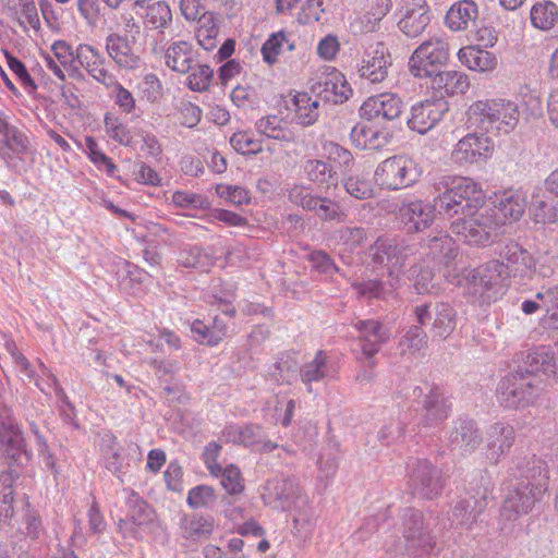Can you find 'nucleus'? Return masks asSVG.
I'll use <instances>...</instances> for the list:
<instances>
[{
    "mask_svg": "<svg viewBox=\"0 0 558 558\" xmlns=\"http://www.w3.org/2000/svg\"><path fill=\"white\" fill-rule=\"evenodd\" d=\"M186 502L193 509L213 508L216 502L215 490L207 485L193 487L187 494Z\"/></svg>",
    "mask_w": 558,
    "mask_h": 558,
    "instance_id": "obj_59",
    "label": "nucleus"
},
{
    "mask_svg": "<svg viewBox=\"0 0 558 558\" xmlns=\"http://www.w3.org/2000/svg\"><path fill=\"white\" fill-rule=\"evenodd\" d=\"M400 520L399 530L404 539L407 554L413 557L428 555L436 546V538L425 523L423 512L414 508H405Z\"/></svg>",
    "mask_w": 558,
    "mask_h": 558,
    "instance_id": "obj_7",
    "label": "nucleus"
},
{
    "mask_svg": "<svg viewBox=\"0 0 558 558\" xmlns=\"http://www.w3.org/2000/svg\"><path fill=\"white\" fill-rule=\"evenodd\" d=\"M7 10L24 29H26V25L23 17L33 28H39L40 20L33 0H10Z\"/></svg>",
    "mask_w": 558,
    "mask_h": 558,
    "instance_id": "obj_50",
    "label": "nucleus"
},
{
    "mask_svg": "<svg viewBox=\"0 0 558 558\" xmlns=\"http://www.w3.org/2000/svg\"><path fill=\"white\" fill-rule=\"evenodd\" d=\"M343 186L347 193L356 199H367L374 196L372 183L360 177H349L344 179Z\"/></svg>",
    "mask_w": 558,
    "mask_h": 558,
    "instance_id": "obj_64",
    "label": "nucleus"
},
{
    "mask_svg": "<svg viewBox=\"0 0 558 558\" xmlns=\"http://www.w3.org/2000/svg\"><path fill=\"white\" fill-rule=\"evenodd\" d=\"M428 80L430 87L440 93L442 97L464 94L470 86L468 75L460 71H444L441 69Z\"/></svg>",
    "mask_w": 558,
    "mask_h": 558,
    "instance_id": "obj_30",
    "label": "nucleus"
},
{
    "mask_svg": "<svg viewBox=\"0 0 558 558\" xmlns=\"http://www.w3.org/2000/svg\"><path fill=\"white\" fill-rule=\"evenodd\" d=\"M26 442L24 433L11 409L3 407L0 409V448L10 447Z\"/></svg>",
    "mask_w": 558,
    "mask_h": 558,
    "instance_id": "obj_43",
    "label": "nucleus"
},
{
    "mask_svg": "<svg viewBox=\"0 0 558 558\" xmlns=\"http://www.w3.org/2000/svg\"><path fill=\"white\" fill-rule=\"evenodd\" d=\"M105 129L110 138L118 142L119 144L124 146H129L131 144L132 135L130 130L114 114L106 113Z\"/></svg>",
    "mask_w": 558,
    "mask_h": 558,
    "instance_id": "obj_60",
    "label": "nucleus"
},
{
    "mask_svg": "<svg viewBox=\"0 0 558 558\" xmlns=\"http://www.w3.org/2000/svg\"><path fill=\"white\" fill-rule=\"evenodd\" d=\"M284 45H287L288 50L290 51L295 49L294 43L289 40L284 31H279L269 35L260 49L263 60L268 65H274L278 60V56L282 52Z\"/></svg>",
    "mask_w": 558,
    "mask_h": 558,
    "instance_id": "obj_52",
    "label": "nucleus"
},
{
    "mask_svg": "<svg viewBox=\"0 0 558 558\" xmlns=\"http://www.w3.org/2000/svg\"><path fill=\"white\" fill-rule=\"evenodd\" d=\"M497 106L495 99L477 100L472 104L468 110V122L470 126L481 132H492L490 120L494 112H498Z\"/></svg>",
    "mask_w": 558,
    "mask_h": 558,
    "instance_id": "obj_41",
    "label": "nucleus"
},
{
    "mask_svg": "<svg viewBox=\"0 0 558 558\" xmlns=\"http://www.w3.org/2000/svg\"><path fill=\"white\" fill-rule=\"evenodd\" d=\"M219 33V27L215 22V17L211 14L203 16L198 21V27L196 29V38L198 44L205 50H211L216 47V38Z\"/></svg>",
    "mask_w": 558,
    "mask_h": 558,
    "instance_id": "obj_57",
    "label": "nucleus"
},
{
    "mask_svg": "<svg viewBox=\"0 0 558 558\" xmlns=\"http://www.w3.org/2000/svg\"><path fill=\"white\" fill-rule=\"evenodd\" d=\"M241 445L263 452H271L278 445L266 438L264 429L258 424H247L241 427Z\"/></svg>",
    "mask_w": 558,
    "mask_h": 558,
    "instance_id": "obj_51",
    "label": "nucleus"
},
{
    "mask_svg": "<svg viewBox=\"0 0 558 558\" xmlns=\"http://www.w3.org/2000/svg\"><path fill=\"white\" fill-rule=\"evenodd\" d=\"M408 477L412 494L423 499L437 498L445 487L441 470L426 459H415L409 463Z\"/></svg>",
    "mask_w": 558,
    "mask_h": 558,
    "instance_id": "obj_10",
    "label": "nucleus"
},
{
    "mask_svg": "<svg viewBox=\"0 0 558 558\" xmlns=\"http://www.w3.org/2000/svg\"><path fill=\"white\" fill-rule=\"evenodd\" d=\"M436 211L435 204L421 199L404 201L399 208V219L407 232L417 233L432 226Z\"/></svg>",
    "mask_w": 558,
    "mask_h": 558,
    "instance_id": "obj_18",
    "label": "nucleus"
},
{
    "mask_svg": "<svg viewBox=\"0 0 558 558\" xmlns=\"http://www.w3.org/2000/svg\"><path fill=\"white\" fill-rule=\"evenodd\" d=\"M402 16L398 22L399 29L409 38H416L430 22L428 12L418 13H401Z\"/></svg>",
    "mask_w": 558,
    "mask_h": 558,
    "instance_id": "obj_53",
    "label": "nucleus"
},
{
    "mask_svg": "<svg viewBox=\"0 0 558 558\" xmlns=\"http://www.w3.org/2000/svg\"><path fill=\"white\" fill-rule=\"evenodd\" d=\"M7 466L24 470L32 461L33 452L28 449L27 444H19L1 449Z\"/></svg>",
    "mask_w": 558,
    "mask_h": 558,
    "instance_id": "obj_58",
    "label": "nucleus"
},
{
    "mask_svg": "<svg viewBox=\"0 0 558 558\" xmlns=\"http://www.w3.org/2000/svg\"><path fill=\"white\" fill-rule=\"evenodd\" d=\"M260 134L282 142H293L295 140L294 132L288 128V123L277 117L267 116L258 120L256 123Z\"/></svg>",
    "mask_w": 558,
    "mask_h": 558,
    "instance_id": "obj_44",
    "label": "nucleus"
},
{
    "mask_svg": "<svg viewBox=\"0 0 558 558\" xmlns=\"http://www.w3.org/2000/svg\"><path fill=\"white\" fill-rule=\"evenodd\" d=\"M502 225L504 221L496 217V209L481 205L470 216L453 219L450 229L465 242L485 246L498 236V230Z\"/></svg>",
    "mask_w": 558,
    "mask_h": 558,
    "instance_id": "obj_3",
    "label": "nucleus"
},
{
    "mask_svg": "<svg viewBox=\"0 0 558 558\" xmlns=\"http://www.w3.org/2000/svg\"><path fill=\"white\" fill-rule=\"evenodd\" d=\"M449 56L448 41L442 37H430L412 52L408 62L409 71L417 78H429L447 65Z\"/></svg>",
    "mask_w": 558,
    "mask_h": 558,
    "instance_id": "obj_6",
    "label": "nucleus"
},
{
    "mask_svg": "<svg viewBox=\"0 0 558 558\" xmlns=\"http://www.w3.org/2000/svg\"><path fill=\"white\" fill-rule=\"evenodd\" d=\"M510 477L524 482L529 486L547 492L549 471L545 460L532 452H519L513 456L508 468Z\"/></svg>",
    "mask_w": 558,
    "mask_h": 558,
    "instance_id": "obj_11",
    "label": "nucleus"
},
{
    "mask_svg": "<svg viewBox=\"0 0 558 558\" xmlns=\"http://www.w3.org/2000/svg\"><path fill=\"white\" fill-rule=\"evenodd\" d=\"M307 260L312 268L320 275L332 276L341 274L340 268L335 264L333 259L325 251L316 250L307 255Z\"/></svg>",
    "mask_w": 558,
    "mask_h": 558,
    "instance_id": "obj_62",
    "label": "nucleus"
},
{
    "mask_svg": "<svg viewBox=\"0 0 558 558\" xmlns=\"http://www.w3.org/2000/svg\"><path fill=\"white\" fill-rule=\"evenodd\" d=\"M556 351L548 345H539L532 350L525 357V365L532 372H539L547 376H558V340L555 343Z\"/></svg>",
    "mask_w": 558,
    "mask_h": 558,
    "instance_id": "obj_34",
    "label": "nucleus"
},
{
    "mask_svg": "<svg viewBox=\"0 0 558 558\" xmlns=\"http://www.w3.org/2000/svg\"><path fill=\"white\" fill-rule=\"evenodd\" d=\"M28 146L27 136L0 114V156L9 161L14 156L26 154Z\"/></svg>",
    "mask_w": 558,
    "mask_h": 558,
    "instance_id": "obj_29",
    "label": "nucleus"
},
{
    "mask_svg": "<svg viewBox=\"0 0 558 558\" xmlns=\"http://www.w3.org/2000/svg\"><path fill=\"white\" fill-rule=\"evenodd\" d=\"M303 168L307 179L316 184L330 186L338 183L337 171L326 161L308 159Z\"/></svg>",
    "mask_w": 558,
    "mask_h": 558,
    "instance_id": "obj_45",
    "label": "nucleus"
},
{
    "mask_svg": "<svg viewBox=\"0 0 558 558\" xmlns=\"http://www.w3.org/2000/svg\"><path fill=\"white\" fill-rule=\"evenodd\" d=\"M448 109V102L442 97L417 101L411 107L408 126L420 134H425L442 119Z\"/></svg>",
    "mask_w": 558,
    "mask_h": 558,
    "instance_id": "obj_15",
    "label": "nucleus"
},
{
    "mask_svg": "<svg viewBox=\"0 0 558 558\" xmlns=\"http://www.w3.org/2000/svg\"><path fill=\"white\" fill-rule=\"evenodd\" d=\"M434 187L438 192L434 198L437 211L450 219L470 216L485 202L480 185L469 178L442 177Z\"/></svg>",
    "mask_w": 558,
    "mask_h": 558,
    "instance_id": "obj_1",
    "label": "nucleus"
},
{
    "mask_svg": "<svg viewBox=\"0 0 558 558\" xmlns=\"http://www.w3.org/2000/svg\"><path fill=\"white\" fill-rule=\"evenodd\" d=\"M231 146L240 154H258L263 150L262 142L248 132H236L230 138Z\"/></svg>",
    "mask_w": 558,
    "mask_h": 558,
    "instance_id": "obj_63",
    "label": "nucleus"
},
{
    "mask_svg": "<svg viewBox=\"0 0 558 558\" xmlns=\"http://www.w3.org/2000/svg\"><path fill=\"white\" fill-rule=\"evenodd\" d=\"M482 435L477 424L468 418H459L453 423L448 436L451 450L471 453L482 444Z\"/></svg>",
    "mask_w": 558,
    "mask_h": 558,
    "instance_id": "obj_25",
    "label": "nucleus"
},
{
    "mask_svg": "<svg viewBox=\"0 0 558 558\" xmlns=\"http://www.w3.org/2000/svg\"><path fill=\"white\" fill-rule=\"evenodd\" d=\"M76 60L78 64L98 83L107 88L113 83V74L106 68V59L100 51L92 45L80 44L76 47Z\"/></svg>",
    "mask_w": 558,
    "mask_h": 558,
    "instance_id": "obj_24",
    "label": "nucleus"
},
{
    "mask_svg": "<svg viewBox=\"0 0 558 558\" xmlns=\"http://www.w3.org/2000/svg\"><path fill=\"white\" fill-rule=\"evenodd\" d=\"M128 517L136 525H143L153 520V510L138 494L131 492L128 500Z\"/></svg>",
    "mask_w": 558,
    "mask_h": 558,
    "instance_id": "obj_56",
    "label": "nucleus"
},
{
    "mask_svg": "<svg viewBox=\"0 0 558 558\" xmlns=\"http://www.w3.org/2000/svg\"><path fill=\"white\" fill-rule=\"evenodd\" d=\"M195 61L193 46L185 40L171 43L165 51L166 65L181 74H187Z\"/></svg>",
    "mask_w": 558,
    "mask_h": 558,
    "instance_id": "obj_31",
    "label": "nucleus"
},
{
    "mask_svg": "<svg viewBox=\"0 0 558 558\" xmlns=\"http://www.w3.org/2000/svg\"><path fill=\"white\" fill-rule=\"evenodd\" d=\"M333 367L331 365L328 354L319 350L316 352L313 360L303 364L300 369V377L302 383L306 386L307 391L312 392V384L322 381L331 376Z\"/></svg>",
    "mask_w": 558,
    "mask_h": 558,
    "instance_id": "obj_32",
    "label": "nucleus"
},
{
    "mask_svg": "<svg viewBox=\"0 0 558 558\" xmlns=\"http://www.w3.org/2000/svg\"><path fill=\"white\" fill-rule=\"evenodd\" d=\"M354 326L359 331L362 354L368 361V366L373 368L375 365L373 357L388 341L389 330L375 319L357 320Z\"/></svg>",
    "mask_w": 558,
    "mask_h": 558,
    "instance_id": "obj_21",
    "label": "nucleus"
},
{
    "mask_svg": "<svg viewBox=\"0 0 558 558\" xmlns=\"http://www.w3.org/2000/svg\"><path fill=\"white\" fill-rule=\"evenodd\" d=\"M397 278H391L389 282V289H386L385 284L378 280H368L363 283L355 286L359 294L369 299H386L388 294H391L396 289Z\"/></svg>",
    "mask_w": 558,
    "mask_h": 558,
    "instance_id": "obj_61",
    "label": "nucleus"
},
{
    "mask_svg": "<svg viewBox=\"0 0 558 558\" xmlns=\"http://www.w3.org/2000/svg\"><path fill=\"white\" fill-rule=\"evenodd\" d=\"M191 330L199 343L217 345L227 336L228 325L222 317L216 315L210 326L199 319L194 320Z\"/></svg>",
    "mask_w": 558,
    "mask_h": 558,
    "instance_id": "obj_38",
    "label": "nucleus"
},
{
    "mask_svg": "<svg viewBox=\"0 0 558 558\" xmlns=\"http://www.w3.org/2000/svg\"><path fill=\"white\" fill-rule=\"evenodd\" d=\"M423 414L417 424V428L428 429L439 426L444 423L451 411V403L444 391L437 386H429L428 391L422 400Z\"/></svg>",
    "mask_w": 558,
    "mask_h": 558,
    "instance_id": "obj_16",
    "label": "nucleus"
},
{
    "mask_svg": "<svg viewBox=\"0 0 558 558\" xmlns=\"http://www.w3.org/2000/svg\"><path fill=\"white\" fill-rule=\"evenodd\" d=\"M515 441V432L512 425L504 422L492 424L485 436V456L490 463H498L509 452Z\"/></svg>",
    "mask_w": 558,
    "mask_h": 558,
    "instance_id": "obj_22",
    "label": "nucleus"
},
{
    "mask_svg": "<svg viewBox=\"0 0 558 558\" xmlns=\"http://www.w3.org/2000/svg\"><path fill=\"white\" fill-rule=\"evenodd\" d=\"M403 111L402 99L393 93H383L367 98L361 106L362 117L368 120L381 117L391 121L401 116Z\"/></svg>",
    "mask_w": 558,
    "mask_h": 558,
    "instance_id": "obj_23",
    "label": "nucleus"
},
{
    "mask_svg": "<svg viewBox=\"0 0 558 558\" xmlns=\"http://www.w3.org/2000/svg\"><path fill=\"white\" fill-rule=\"evenodd\" d=\"M136 40L128 35L110 33L105 39L108 56L121 69H135L138 66L140 57L134 52L133 45Z\"/></svg>",
    "mask_w": 558,
    "mask_h": 558,
    "instance_id": "obj_26",
    "label": "nucleus"
},
{
    "mask_svg": "<svg viewBox=\"0 0 558 558\" xmlns=\"http://www.w3.org/2000/svg\"><path fill=\"white\" fill-rule=\"evenodd\" d=\"M498 255L496 260L502 267L500 274L507 286L511 278L520 284H526L534 279L537 272L536 259L522 245L509 241L501 246Z\"/></svg>",
    "mask_w": 558,
    "mask_h": 558,
    "instance_id": "obj_8",
    "label": "nucleus"
},
{
    "mask_svg": "<svg viewBox=\"0 0 558 558\" xmlns=\"http://www.w3.org/2000/svg\"><path fill=\"white\" fill-rule=\"evenodd\" d=\"M458 57L462 64L473 71H490L497 65V59L492 52L472 46L461 48Z\"/></svg>",
    "mask_w": 558,
    "mask_h": 558,
    "instance_id": "obj_42",
    "label": "nucleus"
},
{
    "mask_svg": "<svg viewBox=\"0 0 558 558\" xmlns=\"http://www.w3.org/2000/svg\"><path fill=\"white\" fill-rule=\"evenodd\" d=\"M486 498L474 496L458 499L451 508L448 517L452 526L472 530L480 515L486 508Z\"/></svg>",
    "mask_w": 558,
    "mask_h": 558,
    "instance_id": "obj_27",
    "label": "nucleus"
},
{
    "mask_svg": "<svg viewBox=\"0 0 558 558\" xmlns=\"http://www.w3.org/2000/svg\"><path fill=\"white\" fill-rule=\"evenodd\" d=\"M535 28L549 31L558 23V7L551 1L535 3L530 12Z\"/></svg>",
    "mask_w": 558,
    "mask_h": 558,
    "instance_id": "obj_49",
    "label": "nucleus"
},
{
    "mask_svg": "<svg viewBox=\"0 0 558 558\" xmlns=\"http://www.w3.org/2000/svg\"><path fill=\"white\" fill-rule=\"evenodd\" d=\"M500 269L502 270V267L497 260H489L485 265L476 268L471 283L474 294H478L480 298L486 300L490 299L488 292L507 287L500 274Z\"/></svg>",
    "mask_w": 558,
    "mask_h": 558,
    "instance_id": "obj_28",
    "label": "nucleus"
},
{
    "mask_svg": "<svg viewBox=\"0 0 558 558\" xmlns=\"http://www.w3.org/2000/svg\"><path fill=\"white\" fill-rule=\"evenodd\" d=\"M530 211L536 223H554L558 220V208L554 199L547 198L539 191L532 195Z\"/></svg>",
    "mask_w": 558,
    "mask_h": 558,
    "instance_id": "obj_47",
    "label": "nucleus"
},
{
    "mask_svg": "<svg viewBox=\"0 0 558 558\" xmlns=\"http://www.w3.org/2000/svg\"><path fill=\"white\" fill-rule=\"evenodd\" d=\"M295 119L303 126L313 125L319 117V100L313 99L307 93H299L293 98Z\"/></svg>",
    "mask_w": 558,
    "mask_h": 558,
    "instance_id": "obj_48",
    "label": "nucleus"
},
{
    "mask_svg": "<svg viewBox=\"0 0 558 558\" xmlns=\"http://www.w3.org/2000/svg\"><path fill=\"white\" fill-rule=\"evenodd\" d=\"M531 367L521 368L508 374L501 379L498 387L499 402L509 409L526 408L535 402L539 396V381Z\"/></svg>",
    "mask_w": 558,
    "mask_h": 558,
    "instance_id": "obj_4",
    "label": "nucleus"
},
{
    "mask_svg": "<svg viewBox=\"0 0 558 558\" xmlns=\"http://www.w3.org/2000/svg\"><path fill=\"white\" fill-rule=\"evenodd\" d=\"M418 325L411 326L400 338L398 343L399 352L402 356H414L421 350L427 348L428 337L423 330L424 326L432 318L429 304L418 305L414 310Z\"/></svg>",
    "mask_w": 558,
    "mask_h": 558,
    "instance_id": "obj_20",
    "label": "nucleus"
},
{
    "mask_svg": "<svg viewBox=\"0 0 558 558\" xmlns=\"http://www.w3.org/2000/svg\"><path fill=\"white\" fill-rule=\"evenodd\" d=\"M495 104L498 105V112H494L492 117V132L498 134L500 132L507 134L514 129L519 121L518 106L506 99H495Z\"/></svg>",
    "mask_w": 558,
    "mask_h": 558,
    "instance_id": "obj_39",
    "label": "nucleus"
},
{
    "mask_svg": "<svg viewBox=\"0 0 558 558\" xmlns=\"http://www.w3.org/2000/svg\"><path fill=\"white\" fill-rule=\"evenodd\" d=\"M216 526L215 519L211 515L199 513L185 514L181 519V534L185 539L201 542L207 539Z\"/></svg>",
    "mask_w": 558,
    "mask_h": 558,
    "instance_id": "obj_33",
    "label": "nucleus"
},
{
    "mask_svg": "<svg viewBox=\"0 0 558 558\" xmlns=\"http://www.w3.org/2000/svg\"><path fill=\"white\" fill-rule=\"evenodd\" d=\"M477 5L472 0H461L451 5L446 14V25L454 32L464 31L474 24L477 17Z\"/></svg>",
    "mask_w": 558,
    "mask_h": 558,
    "instance_id": "obj_35",
    "label": "nucleus"
},
{
    "mask_svg": "<svg viewBox=\"0 0 558 558\" xmlns=\"http://www.w3.org/2000/svg\"><path fill=\"white\" fill-rule=\"evenodd\" d=\"M389 133L376 130L365 123L356 124L351 131L354 145L361 149L379 150L389 143Z\"/></svg>",
    "mask_w": 558,
    "mask_h": 558,
    "instance_id": "obj_36",
    "label": "nucleus"
},
{
    "mask_svg": "<svg viewBox=\"0 0 558 558\" xmlns=\"http://www.w3.org/2000/svg\"><path fill=\"white\" fill-rule=\"evenodd\" d=\"M525 205V199L520 193L506 191L498 198L497 204L488 208L496 209V217L505 223L507 219L519 220L524 214Z\"/></svg>",
    "mask_w": 558,
    "mask_h": 558,
    "instance_id": "obj_40",
    "label": "nucleus"
},
{
    "mask_svg": "<svg viewBox=\"0 0 558 558\" xmlns=\"http://www.w3.org/2000/svg\"><path fill=\"white\" fill-rule=\"evenodd\" d=\"M417 248L401 238L379 236L368 247V255L373 264L386 267L390 278H397L404 267L409 265Z\"/></svg>",
    "mask_w": 558,
    "mask_h": 558,
    "instance_id": "obj_5",
    "label": "nucleus"
},
{
    "mask_svg": "<svg viewBox=\"0 0 558 558\" xmlns=\"http://www.w3.org/2000/svg\"><path fill=\"white\" fill-rule=\"evenodd\" d=\"M494 143L488 136L469 133L454 146L451 158L460 166L485 162L492 157Z\"/></svg>",
    "mask_w": 558,
    "mask_h": 558,
    "instance_id": "obj_14",
    "label": "nucleus"
},
{
    "mask_svg": "<svg viewBox=\"0 0 558 558\" xmlns=\"http://www.w3.org/2000/svg\"><path fill=\"white\" fill-rule=\"evenodd\" d=\"M311 92L316 99L333 105L343 104L352 95V88L344 75L335 69L317 75L313 80Z\"/></svg>",
    "mask_w": 558,
    "mask_h": 558,
    "instance_id": "obj_13",
    "label": "nucleus"
},
{
    "mask_svg": "<svg viewBox=\"0 0 558 558\" xmlns=\"http://www.w3.org/2000/svg\"><path fill=\"white\" fill-rule=\"evenodd\" d=\"M267 494L264 498L275 509L293 512L292 522L298 531L308 530L312 526V514L307 505V498L293 477H280L268 482Z\"/></svg>",
    "mask_w": 558,
    "mask_h": 558,
    "instance_id": "obj_2",
    "label": "nucleus"
},
{
    "mask_svg": "<svg viewBox=\"0 0 558 558\" xmlns=\"http://www.w3.org/2000/svg\"><path fill=\"white\" fill-rule=\"evenodd\" d=\"M391 65V56L383 43H377L374 48L367 50L357 68L359 76L371 84L384 82Z\"/></svg>",
    "mask_w": 558,
    "mask_h": 558,
    "instance_id": "obj_19",
    "label": "nucleus"
},
{
    "mask_svg": "<svg viewBox=\"0 0 558 558\" xmlns=\"http://www.w3.org/2000/svg\"><path fill=\"white\" fill-rule=\"evenodd\" d=\"M421 170L413 158L397 155L380 162L375 171V180L387 190H400L415 183Z\"/></svg>",
    "mask_w": 558,
    "mask_h": 558,
    "instance_id": "obj_9",
    "label": "nucleus"
},
{
    "mask_svg": "<svg viewBox=\"0 0 558 558\" xmlns=\"http://www.w3.org/2000/svg\"><path fill=\"white\" fill-rule=\"evenodd\" d=\"M541 308L545 311L541 320L542 326L545 329L558 330V284L542 288L534 300H524L521 303V310L526 315H532Z\"/></svg>",
    "mask_w": 558,
    "mask_h": 558,
    "instance_id": "obj_17",
    "label": "nucleus"
},
{
    "mask_svg": "<svg viewBox=\"0 0 558 558\" xmlns=\"http://www.w3.org/2000/svg\"><path fill=\"white\" fill-rule=\"evenodd\" d=\"M434 322L432 332L434 338L447 339L456 329L457 311L449 303L439 302L433 307Z\"/></svg>",
    "mask_w": 558,
    "mask_h": 558,
    "instance_id": "obj_37",
    "label": "nucleus"
},
{
    "mask_svg": "<svg viewBox=\"0 0 558 558\" xmlns=\"http://www.w3.org/2000/svg\"><path fill=\"white\" fill-rule=\"evenodd\" d=\"M214 78V70L208 64L193 63L186 78V86L193 92H206Z\"/></svg>",
    "mask_w": 558,
    "mask_h": 558,
    "instance_id": "obj_55",
    "label": "nucleus"
},
{
    "mask_svg": "<svg viewBox=\"0 0 558 558\" xmlns=\"http://www.w3.org/2000/svg\"><path fill=\"white\" fill-rule=\"evenodd\" d=\"M144 9L145 14L142 15L144 24L151 29L162 32L172 22V12L166 1L148 2Z\"/></svg>",
    "mask_w": 558,
    "mask_h": 558,
    "instance_id": "obj_46",
    "label": "nucleus"
},
{
    "mask_svg": "<svg viewBox=\"0 0 558 558\" xmlns=\"http://www.w3.org/2000/svg\"><path fill=\"white\" fill-rule=\"evenodd\" d=\"M178 260L186 268H195L201 271H208L215 264V258L198 246L180 252Z\"/></svg>",
    "mask_w": 558,
    "mask_h": 558,
    "instance_id": "obj_54",
    "label": "nucleus"
},
{
    "mask_svg": "<svg viewBox=\"0 0 558 558\" xmlns=\"http://www.w3.org/2000/svg\"><path fill=\"white\" fill-rule=\"evenodd\" d=\"M545 493L520 482L506 494L500 508V519L505 522H513L521 515L527 514Z\"/></svg>",
    "mask_w": 558,
    "mask_h": 558,
    "instance_id": "obj_12",
    "label": "nucleus"
}]
</instances>
